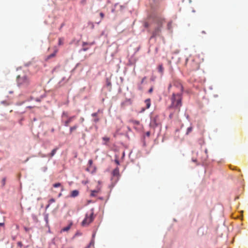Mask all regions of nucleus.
<instances>
[{
    "mask_svg": "<svg viewBox=\"0 0 248 248\" xmlns=\"http://www.w3.org/2000/svg\"><path fill=\"white\" fill-rule=\"evenodd\" d=\"M16 84L18 87L27 88L31 83V78L27 72H23L17 76Z\"/></svg>",
    "mask_w": 248,
    "mask_h": 248,
    "instance_id": "obj_1",
    "label": "nucleus"
},
{
    "mask_svg": "<svg viewBox=\"0 0 248 248\" xmlns=\"http://www.w3.org/2000/svg\"><path fill=\"white\" fill-rule=\"evenodd\" d=\"M182 96L180 93H173L171 98V103L170 107V108H178V111H180V108L182 106Z\"/></svg>",
    "mask_w": 248,
    "mask_h": 248,
    "instance_id": "obj_2",
    "label": "nucleus"
},
{
    "mask_svg": "<svg viewBox=\"0 0 248 248\" xmlns=\"http://www.w3.org/2000/svg\"><path fill=\"white\" fill-rule=\"evenodd\" d=\"M94 219L93 212L91 210L90 212L86 213L85 217L81 222V225L83 227L88 226Z\"/></svg>",
    "mask_w": 248,
    "mask_h": 248,
    "instance_id": "obj_3",
    "label": "nucleus"
},
{
    "mask_svg": "<svg viewBox=\"0 0 248 248\" xmlns=\"http://www.w3.org/2000/svg\"><path fill=\"white\" fill-rule=\"evenodd\" d=\"M75 118V116L69 117L66 118L67 119L65 121H64V120H62V123L64 124V126H68L69 125V124Z\"/></svg>",
    "mask_w": 248,
    "mask_h": 248,
    "instance_id": "obj_4",
    "label": "nucleus"
},
{
    "mask_svg": "<svg viewBox=\"0 0 248 248\" xmlns=\"http://www.w3.org/2000/svg\"><path fill=\"white\" fill-rule=\"evenodd\" d=\"M200 68V65L199 63L196 62L194 61H192V63H191V70L195 71L199 69Z\"/></svg>",
    "mask_w": 248,
    "mask_h": 248,
    "instance_id": "obj_5",
    "label": "nucleus"
},
{
    "mask_svg": "<svg viewBox=\"0 0 248 248\" xmlns=\"http://www.w3.org/2000/svg\"><path fill=\"white\" fill-rule=\"evenodd\" d=\"M93 44H94V42H92V43H87V42H83L82 43V46H83V48L82 49V50L84 51H87L89 48L88 47H86L85 46L86 45H89V46H92L93 45Z\"/></svg>",
    "mask_w": 248,
    "mask_h": 248,
    "instance_id": "obj_6",
    "label": "nucleus"
},
{
    "mask_svg": "<svg viewBox=\"0 0 248 248\" xmlns=\"http://www.w3.org/2000/svg\"><path fill=\"white\" fill-rule=\"evenodd\" d=\"M144 103L146 105V108H143L142 111H144L145 109L149 108L151 106V99L148 98L145 100Z\"/></svg>",
    "mask_w": 248,
    "mask_h": 248,
    "instance_id": "obj_7",
    "label": "nucleus"
},
{
    "mask_svg": "<svg viewBox=\"0 0 248 248\" xmlns=\"http://www.w3.org/2000/svg\"><path fill=\"white\" fill-rule=\"evenodd\" d=\"M158 125V123L156 121L155 118H152L150 123V126L155 128Z\"/></svg>",
    "mask_w": 248,
    "mask_h": 248,
    "instance_id": "obj_8",
    "label": "nucleus"
},
{
    "mask_svg": "<svg viewBox=\"0 0 248 248\" xmlns=\"http://www.w3.org/2000/svg\"><path fill=\"white\" fill-rule=\"evenodd\" d=\"M101 188H98L97 189L91 191V196L95 197L100 191Z\"/></svg>",
    "mask_w": 248,
    "mask_h": 248,
    "instance_id": "obj_9",
    "label": "nucleus"
},
{
    "mask_svg": "<svg viewBox=\"0 0 248 248\" xmlns=\"http://www.w3.org/2000/svg\"><path fill=\"white\" fill-rule=\"evenodd\" d=\"M78 194H79L78 191L77 190H75L72 191L71 192V197L74 198V197H77L78 195Z\"/></svg>",
    "mask_w": 248,
    "mask_h": 248,
    "instance_id": "obj_10",
    "label": "nucleus"
},
{
    "mask_svg": "<svg viewBox=\"0 0 248 248\" xmlns=\"http://www.w3.org/2000/svg\"><path fill=\"white\" fill-rule=\"evenodd\" d=\"M119 174V170L118 168L115 169L112 171V174L113 176H118Z\"/></svg>",
    "mask_w": 248,
    "mask_h": 248,
    "instance_id": "obj_11",
    "label": "nucleus"
},
{
    "mask_svg": "<svg viewBox=\"0 0 248 248\" xmlns=\"http://www.w3.org/2000/svg\"><path fill=\"white\" fill-rule=\"evenodd\" d=\"M72 224L70 223L68 226L64 227L61 230L62 232H67L71 228Z\"/></svg>",
    "mask_w": 248,
    "mask_h": 248,
    "instance_id": "obj_12",
    "label": "nucleus"
},
{
    "mask_svg": "<svg viewBox=\"0 0 248 248\" xmlns=\"http://www.w3.org/2000/svg\"><path fill=\"white\" fill-rule=\"evenodd\" d=\"M103 112L101 110H98L97 112L93 113L92 114V117H97L99 113L102 114Z\"/></svg>",
    "mask_w": 248,
    "mask_h": 248,
    "instance_id": "obj_13",
    "label": "nucleus"
},
{
    "mask_svg": "<svg viewBox=\"0 0 248 248\" xmlns=\"http://www.w3.org/2000/svg\"><path fill=\"white\" fill-rule=\"evenodd\" d=\"M78 127V125H77V124H76V125H74V126H73L71 127L70 128V134L72 133V132H73V131H74L75 130H76L77 129Z\"/></svg>",
    "mask_w": 248,
    "mask_h": 248,
    "instance_id": "obj_14",
    "label": "nucleus"
},
{
    "mask_svg": "<svg viewBox=\"0 0 248 248\" xmlns=\"http://www.w3.org/2000/svg\"><path fill=\"white\" fill-rule=\"evenodd\" d=\"M88 163L89 165V167L87 169V170L90 171L92 169V165H93V160L90 159L88 161Z\"/></svg>",
    "mask_w": 248,
    "mask_h": 248,
    "instance_id": "obj_15",
    "label": "nucleus"
},
{
    "mask_svg": "<svg viewBox=\"0 0 248 248\" xmlns=\"http://www.w3.org/2000/svg\"><path fill=\"white\" fill-rule=\"evenodd\" d=\"M62 120H64V118H67L68 117H69L68 116V114L67 112H63L62 114Z\"/></svg>",
    "mask_w": 248,
    "mask_h": 248,
    "instance_id": "obj_16",
    "label": "nucleus"
},
{
    "mask_svg": "<svg viewBox=\"0 0 248 248\" xmlns=\"http://www.w3.org/2000/svg\"><path fill=\"white\" fill-rule=\"evenodd\" d=\"M158 71H159L160 73H161V74H162V73H163V71H164V68H163V65H162V64H160V65L158 66Z\"/></svg>",
    "mask_w": 248,
    "mask_h": 248,
    "instance_id": "obj_17",
    "label": "nucleus"
},
{
    "mask_svg": "<svg viewBox=\"0 0 248 248\" xmlns=\"http://www.w3.org/2000/svg\"><path fill=\"white\" fill-rule=\"evenodd\" d=\"M55 202V200L53 198H52L51 199H50L48 201V205L46 206V208H47L49 205H50V204H51L53 202Z\"/></svg>",
    "mask_w": 248,
    "mask_h": 248,
    "instance_id": "obj_18",
    "label": "nucleus"
},
{
    "mask_svg": "<svg viewBox=\"0 0 248 248\" xmlns=\"http://www.w3.org/2000/svg\"><path fill=\"white\" fill-rule=\"evenodd\" d=\"M64 39L63 38H60L59 39L58 45L59 46L62 45L63 44Z\"/></svg>",
    "mask_w": 248,
    "mask_h": 248,
    "instance_id": "obj_19",
    "label": "nucleus"
},
{
    "mask_svg": "<svg viewBox=\"0 0 248 248\" xmlns=\"http://www.w3.org/2000/svg\"><path fill=\"white\" fill-rule=\"evenodd\" d=\"M57 148H55V149H54L53 150H52V151H51V153L49 155V156L50 157H52L53 156H54L57 151Z\"/></svg>",
    "mask_w": 248,
    "mask_h": 248,
    "instance_id": "obj_20",
    "label": "nucleus"
},
{
    "mask_svg": "<svg viewBox=\"0 0 248 248\" xmlns=\"http://www.w3.org/2000/svg\"><path fill=\"white\" fill-rule=\"evenodd\" d=\"M57 52V51L56 50L53 53L49 55L48 56V58L50 59V58H51L52 57H54L56 55V54Z\"/></svg>",
    "mask_w": 248,
    "mask_h": 248,
    "instance_id": "obj_21",
    "label": "nucleus"
},
{
    "mask_svg": "<svg viewBox=\"0 0 248 248\" xmlns=\"http://www.w3.org/2000/svg\"><path fill=\"white\" fill-rule=\"evenodd\" d=\"M131 122L135 124L139 125L140 124V122L137 120H131Z\"/></svg>",
    "mask_w": 248,
    "mask_h": 248,
    "instance_id": "obj_22",
    "label": "nucleus"
},
{
    "mask_svg": "<svg viewBox=\"0 0 248 248\" xmlns=\"http://www.w3.org/2000/svg\"><path fill=\"white\" fill-rule=\"evenodd\" d=\"M103 140L105 141L106 142H107L109 141V138L107 137H105L103 138Z\"/></svg>",
    "mask_w": 248,
    "mask_h": 248,
    "instance_id": "obj_23",
    "label": "nucleus"
},
{
    "mask_svg": "<svg viewBox=\"0 0 248 248\" xmlns=\"http://www.w3.org/2000/svg\"><path fill=\"white\" fill-rule=\"evenodd\" d=\"M53 186L54 187H59L61 186V183H56V184H54Z\"/></svg>",
    "mask_w": 248,
    "mask_h": 248,
    "instance_id": "obj_24",
    "label": "nucleus"
},
{
    "mask_svg": "<svg viewBox=\"0 0 248 248\" xmlns=\"http://www.w3.org/2000/svg\"><path fill=\"white\" fill-rule=\"evenodd\" d=\"M99 120H100V119L98 117H95V118L93 120V122L95 123H97L99 121Z\"/></svg>",
    "mask_w": 248,
    "mask_h": 248,
    "instance_id": "obj_25",
    "label": "nucleus"
},
{
    "mask_svg": "<svg viewBox=\"0 0 248 248\" xmlns=\"http://www.w3.org/2000/svg\"><path fill=\"white\" fill-rule=\"evenodd\" d=\"M17 244V246L20 247H22L23 246L22 243L21 241L18 242Z\"/></svg>",
    "mask_w": 248,
    "mask_h": 248,
    "instance_id": "obj_26",
    "label": "nucleus"
},
{
    "mask_svg": "<svg viewBox=\"0 0 248 248\" xmlns=\"http://www.w3.org/2000/svg\"><path fill=\"white\" fill-rule=\"evenodd\" d=\"M192 130L191 127H188L187 129V134H188V133L190 132Z\"/></svg>",
    "mask_w": 248,
    "mask_h": 248,
    "instance_id": "obj_27",
    "label": "nucleus"
},
{
    "mask_svg": "<svg viewBox=\"0 0 248 248\" xmlns=\"http://www.w3.org/2000/svg\"><path fill=\"white\" fill-rule=\"evenodd\" d=\"M100 16L101 17V18L103 19L104 17V14L103 13H100Z\"/></svg>",
    "mask_w": 248,
    "mask_h": 248,
    "instance_id": "obj_28",
    "label": "nucleus"
},
{
    "mask_svg": "<svg viewBox=\"0 0 248 248\" xmlns=\"http://www.w3.org/2000/svg\"><path fill=\"white\" fill-rule=\"evenodd\" d=\"M81 3L82 4H85L86 3V0H81Z\"/></svg>",
    "mask_w": 248,
    "mask_h": 248,
    "instance_id": "obj_29",
    "label": "nucleus"
},
{
    "mask_svg": "<svg viewBox=\"0 0 248 248\" xmlns=\"http://www.w3.org/2000/svg\"><path fill=\"white\" fill-rule=\"evenodd\" d=\"M115 162L118 165L120 164L119 161L117 159L115 160Z\"/></svg>",
    "mask_w": 248,
    "mask_h": 248,
    "instance_id": "obj_30",
    "label": "nucleus"
},
{
    "mask_svg": "<svg viewBox=\"0 0 248 248\" xmlns=\"http://www.w3.org/2000/svg\"><path fill=\"white\" fill-rule=\"evenodd\" d=\"M153 91V87H151L149 90V93H152V92Z\"/></svg>",
    "mask_w": 248,
    "mask_h": 248,
    "instance_id": "obj_31",
    "label": "nucleus"
},
{
    "mask_svg": "<svg viewBox=\"0 0 248 248\" xmlns=\"http://www.w3.org/2000/svg\"><path fill=\"white\" fill-rule=\"evenodd\" d=\"M146 135H147V136H148V137H149V136H150V132L149 131H148V132H146Z\"/></svg>",
    "mask_w": 248,
    "mask_h": 248,
    "instance_id": "obj_32",
    "label": "nucleus"
},
{
    "mask_svg": "<svg viewBox=\"0 0 248 248\" xmlns=\"http://www.w3.org/2000/svg\"><path fill=\"white\" fill-rule=\"evenodd\" d=\"M144 26L147 28L148 27V24L147 23H145Z\"/></svg>",
    "mask_w": 248,
    "mask_h": 248,
    "instance_id": "obj_33",
    "label": "nucleus"
},
{
    "mask_svg": "<svg viewBox=\"0 0 248 248\" xmlns=\"http://www.w3.org/2000/svg\"><path fill=\"white\" fill-rule=\"evenodd\" d=\"M5 179L3 178L2 179L3 185H4L5 184Z\"/></svg>",
    "mask_w": 248,
    "mask_h": 248,
    "instance_id": "obj_34",
    "label": "nucleus"
},
{
    "mask_svg": "<svg viewBox=\"0 0 248 248\" xmlns=\"http://www.w3.org/2000/svg\"><path fill=\"white\" fill-rule=\"evenodd\" d=\"M146 79V77H144V78H142V81H141V83H142L144 80V79Z\"/></svg>",
    "mask_w": 248,
    "mask_h": 248,
    "instance_id": "obj_35",
    "label": "nucleus"
},
{
    "mask_svg": "<svg viewBox=\"0 0 248 248\" xmlns=\"http://www.w3.org/2000/svg\"><path fill=\"white\" fill-rule=\"evenodd\" d=\"M180 87H181V92H182V91H183V86H182V85H180Z\"/></svg>",
    "mask_w": 248,
    "mask_h": 248,
    "instance_id": "obj_36",
    "label": "nucleus"
},
{
    "mask_svg": "<svg viewBox=\"0 0 248 248\" xmlns=\"http://www.w3.org/2000/svg\"><path fill=\"white\" fill-rule=\"evenodd\" d=\"M4 223H0V226H4Z\"/></svg>",
    "mask_w": 248,
    "mask_h": 248,
    "instance_id": "obj_37",
    "label": "nucleus"
},
{
    "mask_svg": "<svg viewBox=\"0 0 248 248\" xmlns=\"http://www.w3.org/2000/svg\"><path fill=\"white\" fill-rule=\"evenodd\" d=\"M159 31H159V29H157V30L155 31V34L157 33V32H158Z\"/></svg>",
    "mask_w": 248,
    "mask_h": 248,
    "instance_id": "obj_38",
    "label": "nucleus"
},
{
    "mask_svg": "<svg viewBox=\"0 0 248 248\" xmlns=\"http://www.w3.org/2000/svg\"><path fill=\"white\" fill-rule=\"evenodd\" d=\"M80 120H81V122H83V121H84V118H80Z\"/></svg>",
    "mask_w": 248,
    "mask_h": 248,
    "instance_id": "obj_39",
    "label": "nucleus"
},
{
    "mask_svg": "<svg viewBox=\"0 0 248 248\" xmlns=\"http://www.w3.org/2000/svg\"><path fill=\"white\" fill-rule=\"evenodd\" d=\"M202 33H205V32L204 31H202Z\"/></svg>",
    "mask_w": 248,
    "mask_h": 248,
    "instance_id": "obj_40",
    "label": "nucleus"
},
{
    "mask_svg": "<svg viewBox=\"0 0 248 248\" xmlns=\"http://www.w3.org/2000/svg\"><path fill=\"white\" fill-rule=\"evenodd\" d=\"M90 247V245L87 247L86 248H89Z\"/></svg>",
    "mask_w": 248,
    "mask_h": 248,
    "instance_id": "obj_41",
    "label": "nucleus"
}]
</instances>
